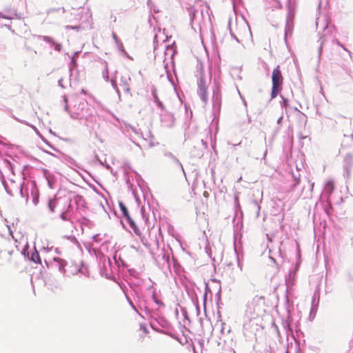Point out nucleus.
Instances as JSON below:
<instances>
[{
    "label": "nucleus",
    "instance_id": "f3484780",
    "mask_svg": "<svg viewBox=\"0 0 353 353\" xmlns=\"http://www.w3.org/2000/svg\"><path fill=\"white\" fill-rule=\"evenodd\" d=\"M152 296V298L154 299V292H153Z\"/></svg>",
    "mask_w": 353,
    "mask_h": 353
},
{
    "label": "nucleus",
    "instance_id": "f03ea898",
    "mask_svg": "<svg viewBox=\"0 0 353 353\" xmlns=\"http://www.w3.org/2000/svg\"><path fill=\"white\" fill-rule=\"evenodd\" d=\"M283 77L280 70V66L277 65L272 71V98H276L282 90V85L283 83Z\"/></svg>",
    "mask_w": 353,
    "mask_h": 353
},
{
    "label": "nucleus",
    "instance_id": "9b49d317",
    "mask_svg": "<svg viewBox=\"0 0 353 353\" xmlns=\"http://www.w3.org/2000/svg\"><path fill=\"white\" fill-rule=\"evenodd\" d=\"M61 48V44H57L56 46H55V50L59 51Z\"/></svg>",
    "mask_w": 353,
    "mask_h": 353
},
{
    "label": "nucleus",
    "instance_id": "39448f33",
    "mask_svg": "<svg viewBox=\"0 0 353 353\" xmlns=\"http://www.w3.org/2000/svg\"><path fill=\"white\" fill-rule=\"evenodd\" d=\"M119 207H120L121 211L122 212V215L123 217H125L126 219L127 222L130 224V225L132 228L135 227V223H134V221L130 216L128 208L125 205V204L121 202V203H119Z\"/></svg>",
    "mask_w": 353,
    "mask_h": 353
},
{
    "label": "nucleus",
    "instance_id": "0eeeda50",
    "mask_svg": "<svg viewBox=\"0 0 353 353\" xmlns=\"http://www.w3.org/2000/svg\"><path fill=\"white\" fill-rule=\"evenodd\" d=\"M32 261H34L35 263H41V259H40V256L38 254L37 252H36L35 253H33L32 255Z\"/></svg>",
    "mask_w": 353,
    "mask_h": 353
},
{
    "label": "nucleus",
    "instance_id": "f257e3e1",
    "mask_svg": "<svg viewBox=\"0 0 353 353\" xmlns=\"http://www.w3.org/2000/svg\"><path fill=\"white\" fill-rule=\"evenodd\" d=\"M265 305V298L264 296L256 295L248 304L245 312L250 317L258 316V312Z\"/></svg>",
    "mask_w": 353,
    "mask_h": 353
},
{
    "label": "nucleus",
    "instance_id": "423d86ee",
    "mask_svg": "<svg viewBox=\"0 0 353 353\" xmlns=\"http://www.w3.org/2000/svg\"><path fill=\"white\" fill-rule=\"evenodd\" d=\"M65 265H66V262L65 260H63L61 258H54L53 265L55 268H57L60 271L64 270Z\"/></svg>",
    "mask_w": 353,
    "mask_h": 353
},
{
    "label": "nucleus",
    "instance_id": "2eb2a0df",
    "mask_svg": "<svg viewBox=\"0 0 353 353\" xmlns=\"http://www.w3.org/2000/svg\"><path fill=\"white\" fill-rule=\"evenodd\" d=\"M159 100H158V101H157V98H155V103H158V102H159Z\"/></svg>",
    "mask_w": 353,
    "mask_h": 353
},
{
    "label": "nucleus",
    "instance_id": "4468645a",
    "mask_svg": "<svg viewBox=\"0 0 353 353\" xmlns=\"http://www.w3.org/2000/svg\"><path fill=\"white\" fill-rule=\"evenodd\" d=\"M159 100H158V101H157V98H155V103H158V102H159Z\"/></svg>",
    "mask_w": 353,
    "mask_h": 353
},
{
    "label": "nucleus",
    "instance_id": "f8f14e48",
    "mask_svg": "<svg viewBox=\"0 0 353 353\" xmlns=\"http://www.w3.org/2000/svg\"><path fill=\"white\" fill-rule=\"evenodd\" d=\"M283 103L284 105L286 107L288 105V99H283Z\"/></svg>",
    "mask_w": 353,
    "mask_h": 353
},
{
    "label": "nucleus",
    "instance_id": "20e7f679",
    "mask_svg": "<svg viewBox=\"0 0 353 353\" xmlns=\"http://www.w3.org/2000/svg\"><path fill=\"white\" fill-rule=\"evenodd\" d=\"M198 85H199V90H198L199 94L201 100L204 102H206L207 99H208L207 83H206V81L203 77H200Z\"/></svg>",
    "mask_w": 353,
    "mask_h": 353
},
{
    "label": "nucleus",
    "instance_id": "7ed1b4c3",
    "mask_svg": "<svg viewBox=\"0 0 353 353\" xmlns=\"http://www.w3.org/2000/svg\"><path fill=\"white\" fill-rule=\"evenodd\" d=\"M158 108L161 109L160 121L164 126H169L173 123L174 117L170 112L171 104L169 101H166L165 105L162 101L158 102Z\"/></svg>",
    "mask_w": 353,
    "mask_h": 353
},
{
    "label": "nucleus",
    "instance_id": "1a4fd4ad",
    "mask_svg": "<svg viewBox=\"0 0 353 353\" xmlns=\"http://www.w3.org/2000/svg\"><path fill=\"white\" fill-rule=\"evenodd\" d=\"M353 160V156L352 154H347L345 156V161L347 163H350Z\"/></svg>",
    "mask_w": 353,
    "mask_h": 353
},
{
    "label": "nucleus",
    "instance_id": "ddd939ff",
    "mask_svg": "<svg viewBox=\"0 0 353 353\" xmlns=\"http://www.w3.org/2000/svg\"><path fill=\"white\" fill-rule=\"evenodd\" d=\"M328 184L331 185L332 188H333V183H329Z\"/></svg>",
    "mask_w": 353,
    "mask_h": 353
},
{
    "label": "nucleus",
    "instance_id": "9d476101",
    "mask_svg": "<svg viewBox=\"0 0 353 353\" xmlns=\"http://www.w3.org/2000/svg\"><path fill=\"white\" fill-rule=\"evenodd\" d=\"M155 303H156V304L159 305V307L165 308V305L163 303L159 302L157 300L155 301Z\"/></svg>",
    "mask_w": 353,
    "mask_h": 353
},
{
    "label": "nucleus",
    "instance_id": "6e6552de",
    "mask_svg": "<svg viewBox=\"0 0 353 353\" xmlns=\"http://www.w3.org/2000/svg\"><path fill=\"white\" fill-rule=\"evenodd\" d=\"M139 332V336H143L144 334H146L148 332L146 330V327L143 326V325L140 324L139 325V330H138Z\"/></svg>",
    "mask_w": 353,
    "mask_h": 353
},
{
    "label": "nucleus",
    "instance_id": "dca6fc26",
    "mask_svg": "<svg viewBox=\"0 0 353 353\" xmlns=\"http://www.w3.org/2000/svg\"><path fill=\"white\" fill-rule=\"evenodd\" d=\"M159 100H158V101H157V98H155V103H158V102H159Z\"/></svg>",
    "mask_w": 353,
    "mask_h": 353
}]
</instances>
